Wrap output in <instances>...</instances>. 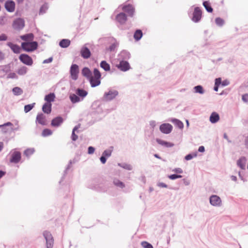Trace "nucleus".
I'll use <instances>...</instances> for the list:
<instances>
[{"mask_svg":"<svg viewBox=\"0 0 248 248\" xmlns=\"http://www.w3.org/2000/svg\"><path fill=\"white\" fill-rule=\"evenodd\" d=\"M81 74L88 79L91 87L94 88L100 85L101 74L97 68H94L92 73L88 67H84L81 70Z\"/></svg>","mask_w":248,"mask_h":248,"instance_id":"1","label":"nucleus"},{"mask_svg":"<svg viewBox=\"0 0 248 248\" xmlns=\"http://www.w3.org/2000/svg\"><path fill=\"white\" fill-rule=\"evenodd\" d=\"M38 44L36 41H28L21 43L22 49L26 52H33L37 49Z\"/></svg>","mask_w":248,"mask_h":248,"instance_id":"2","label":"nucleus"},{"mask_svg":"<svg viewBox=\"0 0 248 248\" xmlns=\"http://www.w3.org/2000/svg\"><path fill=\"white\" fill-rule=\"evenodd\" d=\"M118 94L119 93L117 90L110 89L108 92L104 93L103 99L106 101H110L114 99Z\"/></svg>","mask_w":248,"mask_h":248,"instance_id":"3","label":"nucleus"},{"mask_svg":"<svg viewBox=\"0 0 248 248\" xmlns=\"http://www.w3.org/2000/svg\"><path fill=\"white\" fill-rule=\"evenodd\" d=\"M43 236L46 241V248H52L54 240L51 233L45 231L43 232Z\"/></svg>","mask_w":248,"mask_h":248,"instance_id":"4","label":"nucleus"},{"mask_svg":"<svg viewBox=\"0 0 248 248\" xmlns=\"http://www.w3.org/2000/svg\"><path fill=\"white\" fill-rule=\"evenodd\" d=\"M210 203L213 206L220 207L222 205V201L220 198L217 195H212L209 197Z\"/></svg>","mask_w":248,"mask_h":248,"instance_id":"5","label":"nucleus"},{"mask_svg":"<svg viewBox=\"0 0 248 248\" xmlns=\"http://www.w3.org/2000/svg\"><path fill=\"white\" fill-rule=\"evenodd\" d=\"M79 67L77 64H72L70 69V74L72 79L76 80L78 78Z\"/></svg>","mask_w":248,"mask_h":248,"instance_id":"6","label":"nucleus"},{"mask_svg":"<svg viewBox=\"0 0 248 248\" xmlns=\"http://www.w3.org/2000/svg\"><path fill=\"white\" fill-rule=\"evenodd\" d=\"M113 147L110 146L108 149L105 150L102 153V155L100 157L101 162L104 164L106 163L108 158L110 157L113 151Z\"/></svg>","mask_w":248,"mask_h":248,"instance_id":"7","label":"nucleus"},{"mask_svg":"<svg viewBox=\"0 0 248 248\" xmlns=\"http://www.w3.org/2000/svg\"><path fill=\"white\" fill-rule=\"evenodd\" d=\"M19 59L22 63L27 65L31 66L33 63L32 59L27 54H20Z\"/></svg>","mask_w":248,"mask_h":248,"instance_id":"8","label":"nucleus"},{"mask_svg":"<svg viewBox=\"0 0 248 248\" xmlns=\"http://www.w3.org/2000/svg\"><path fill=\"white\" fill-rule=\"evenodd\" d=\"M202 12L200 8L199 7H195L193 13L192 20L195 23L199 22L202 17Z\"/></svg>","mask_w":248,"mask_h":248,"instance_id":"9","label":"nucleus"},{"mask_svg":"<svg viewBox=\"0 0 248 248\" xmlns=\"http://www.w3.org/2000/svg\"><path fill=\"white\" fill-rule=\"evenodd\" d=\"M172 126L169 123H164L161 124L159 126L160 131L164 134H169L171 133L172 130Z\"/></svg>","mask_w":248,"mask_h":248,"instance_id":"10","label":"nucleus"},{"mask_svg":"<svg viewBox=\"0 0 248 248\" xmlns=\"http://www.w3.org/2000/svg\"><path fill=\"white\" fill-rule=\"evenodd\" d=\"M87 44L84 45L81 48L80 53L81 56L85 59H89L91 56L90 49L86 46Z\"/></svg>","mask_w":248,"mask_h":248,"instance_id":"11","label":"nucleus"},{"mask_svg":"<svg viewBox=\"0 0 248 248\" xmlns=\"http://www.w3.org/2000/svg\"><path fill=\"white\" fill-rule=\"evenodd\" d=\"M13 26L16 30H22L25 26L24 19L21 18H17L14 21Z\"/></svg>","mask_w":248,"mask_h":248,"instance_id":"12","label":"nucleus"},{"mask_svg":"<svg viewBox=\"0 0 248 248\" xmlns=\"http://www.w3.org/2000/svg\"><path fill=\"white\" fill-rule=\"evenodd\" d=\"M21 154L19 151H14L11 156L10 162L13 163H18L21 160Z\"/></svg>","mask_w":248,"mask_h":248,"instance_id":"13","label":"nucleus"},{"mask_svg":"<svg viewBox=\"0 0 248 248\" xmlns=\"http://www.w3.org/2000/svg\"><path fill=\"white\" fill-rule=\"evenodd\" d=\"M116 67L122 71L125 72L130 68L129 62L126 61H121Z\"/></svg>","mask_w":248,"mask_h":248,"instance_id":"14","label":"nucleus"},{"mask_svg":"<svg viewBox=\"0 0 248 248\" xmlns=\"http://www.w3.org/2000/svg\"><path fill=\"white\" fill-rule=\"evenodd\" d=\"M122 10L126 13L129 16L132 17L135 12V8L132 4L124 5L122 7Z\"/></svg>","mask_w":248,"mask_h":248,"instance_id":"15","label":"nucleus"},{"mask_svg":"<svg viewBox=\"0 0 248 248\" xmlns=\"http://www.w3.org/2000/svg\"><path fill=\"white\" fill-rule=\"evenodd\" d=\"M15 2L12 0H7L5 1L4 7L7 11L13 12L15 10Z\"/></svg>","mask_w":248,"mask_h":248,"instance_id":"16","label":"nucleus"},{"mask_svg":"<svg viewBox=\"0 0 248 248\" xmlns=\"http://www.w3.org/2000/svg\"><path fill=\"white\" fill-rule=\"evenodd\" d=\"M63 121L64 120L62 116H57L51 120V125L54 127H58L63 123Z\"/></svg>","mask_w":248,"mask_h":248,"instance_id":"17","label":"nucleus"},{"mask_svg":"<svg viewBox=\"0 0 248 248\" xmlns=\"http://www.w3.org/2000/svg\"><path fill=\"white\" fill-rule=\"evenodd\" d=\"M115 18L117 21L122 25L124 24L127 19L126 15L124 12L117 14Z\"/></svg>","mask_w":248,"mask_h":248,"instance_id":"18","label":"nucleus"},{"mask_svg":"<svg viewBox=\"0 0 248 248\" xmlns=\"http://www.w3.org/2000/svg\"><path fill=\"white\" fill-rule=\"evenodd\" d=\"M7 45L12 49L15 54H19L20 52V47L17 44H13L12 42H8Z\"/></svg>","mask_w":248,"mask_h":248,"instance_id":"19","label":"nucleus"},{"mask_svg":"<svg viewBox=\"0 0 248 248\" xmlns=\"http://www.w3.org/2000/svg\"><path fill=\"white\" fill-rule=\"evenodd\" d=\"M78 159H77L76 158H74L73 160H70L69 161V163L67 166V167L66 168L65 170L64 171V174L63 175V176H62V178H61V180L59 182V183L60 184L63 180V179H64V177L65 176V175L67 174V171L68 170H69L71 168V165L72 164H74V163H76V162H78Z\"/></svg>","mask_w":248,"mask_h":248,"instance_id":"20","label":"nucleus"},{"mask_svg":"<svg viewBox=\"0 0 248 248\" xmlns=\"http://www.w3.org/2000/svg\"><path fill=\"white\" fill-rule=\"evenodd\" d=\"M45 120L46 116L44 114L42 113H39L36 116V122L42 125H46Z\"/></svg>","mask_w":248,"mask_h":248,"instance_id":"21","label":"nucleus"},{"mask_svg":"<svg viewBox=\"0 0 248 248\" xmlns=\"http://www.w3.org/2000/svg\"><path fill=\"white\" fill-rule=\"evenodd\" d=\"M156 141L158 144L167 148L172 147L174 146V144L172 142L165 141L158 138L156 139Z\"/></svg>","mask_w":248,"mask_h":248,"instance_id":"22","label":"nucleus"},{"mask_svg":"<svg viewBox=\"0 0 248 248\" xmlns=\"http://www.w3.org/2000/svg\"><path fill=\"white\" fill-rule=\"evenodd\" d=\"M55 97L56 96L54 93H50L45 95L44 100L46 101V103L51 104V102L54 101Z\"/></svg>","mask_w":248,"mask_h":248,"instance_id":"23","label":"nucleus"},{"mask_svg":"<svg viewBox=\"0 0 248 248\" xmlns=\"http://www.w3.org/2000/svg\"><path fill=\"white\" fill-rule=\"evenodd\" d=\"M76 93L80 98H81V100L85 97L88 94V92L86 90L81 89V88H78L76 90Z\"/></svg>","mask_w":248,"mask_h":248,"instance_id":"24","label":"nucleus"},{"mask_svg":"<svg viewBox=\"0 0 248 248\" xmlns=\"http://www.w3.org/2000/svg\"><path fill=\"white\" fill-rule=\"evenodd\" d=\"M20 38L24 42L33 41L34 35L32 33H29L21 35Z\"/></svg>","mask_w":248,"mask_h":248,"instance_id":"25","label":"nucleus"},{"mask_svg":"<svg viewBox=\"0 0 248 248\" xmlns=\"http://www.w3.org/2000/svg\"><path fill=\"white\" fill-rule=\"evenodd\" d=\"M169 121L172 123L176 127L179 129H183L184 128V124L183 122L176 118H171Z\"/></svg>","mask_w":248,"mask_h":248,"instance_id":"26","label":"nucleus"},{"mask_svg":"<svg viewBox=\"0 0 248 248\" xmlns=\"http://www.w3.org/2000/svg\"><path fill=\"white\" fill-rule=\"evenodd\" d=\"M209 120L212 124L217 123L219 120V114L216 112H212L210 116Z\"/></svg>","mask_w":248,"mask_h":248,"instance_id":"27","label":"nucleus"},{"mask_svg":"<svg viewBox=\"0 0 248 248\" xmlns=\"http://www.w3.org/2000/svg\"><path fill=\"white\" fill-rule=\"evenodd\" d=\"M52 110V104L45 103L42 106V111L47 114H50Z\"/></svg>","mask_w":248,"mask_h":248,"instance_id":"28","label":"nucleus"},{"mask_svg":"<svg viewBox=\"0 0 248 248\" xmlns=\"http://www.w3.org/2000/svg\"><path fill=\"white\" fill-rule=\"evenodd\" d=\"M193 93H199L200 94H204L205 92L203 87L201 85L194 86L193 88Z\"/></svg>","mask_w":248,"mask_h":248,"instance_id":"29","label":"nucleus"},{"mask_svg":"<svg viewBox=\"0 0 248 248\" xmlns=\"http://www.w3.org/2000/svg\"><path fill=\"white\" fill-rule=\"evenodd\" d=\"M71 43V41L69 39H62L59 42V46L62 48H67L68 47Z\"/></svg>","mask_w":248,"mask_h":248,"instance_id":"30","label":"nucleus"},{"mask_svg":"<svg viewBox=\"0 0 248 248\" xmlns=\"http://www.w3.org/2000/svg\"><path fill=\"white\" fill-rule=\"evenodd\" d=\"M69 98L71 101V102L73 104H75L76 103H78L80 101H81L82 100L80 99V98L76 93H73L70 95Z\"/></svg>","mask_w":248,"mask_h":248,"instance_id":"31","label":"nucleus"},{"mask_svg":"<svg viewBox=\"0 0 248 248\" xmlns=\"http://www.w3.org/2000/svg\"><path fill=\"white\" fill-rule=\"evenodd\" d=\"M142 31L140 29H137L134 32V38L136 41H139L142 37Z\"/></svg>","mask_w":248,"mask_h":248,"instance_id":"32","label":"nucleus"},{"mask_svg":"<svg viewBox=\"0 0 248 248\" xmlns=\"http://www.w3.org/2000/svg\"><path fill=\"white\" fill-rule=\"evenodd\" d=\"M100 67L105 71H109L110 70V66L106 61H102L100 63Z\"/></svg>","mask_w":248,"mask_h":248,"instance_id":"33","label":"nucleus"},{"mask_svg":"<svg viewBox=\"0 0 248 248\" xmlns=\"http://www.w3.org/2000/svg\"><path fill=\"white\" fill-rule=\"evenodd\" d=\"M203 6L204 7L206 10L209 13H212L213 11L210 2L208 1H204L203 2Z\"/></svg>","mask_w":248,"mask_h":248,"instance_id":"34","label":"nucleus"},{"mask_svg":"<svg viewBox=\"0 0 248 248\" xmlns=\"http://www.w3.org/2000/svg\"><path fill=\"white\" fill-rule=\"evenodd\" d=\"M12 92L15 95H19L23 93V90L18 87H16L13 88Z\"/></svg>","mask_w":248,"mask_h":248,"instance_id":"35","label":"nucleus"},{"mask_svg":"<svg viewBox=\"0 0 248 248\" xmlns=\"http://www.w3.org/2000/svg\"><path fill=\"white\" fill-rule=\"evenodd\" d=\"M118 165L121 167H122L123 169H124L125 170H132L133 167L132 166L129 164H127L125 163H118Z\"/></svg>","mask_w":248,"mask_h":248,"instance_id":"36","label":"nucleus"},{"mask_svg":"<svg viewBox=\"0 0 248 248\" xmlns=\"http://www.w3.org/2000/svg\"><path fill=\"white\" fill-rule=\"evenodd\" d=\"M34 151L33 148H28L24 151V155L29 157L34 153Z\"/></svg>","mask_w":248,"mask_h":248,"instance_id":"37","label":"nucleus"},{"mask_svg":"<svg viewBox=\"0 0 248 248\" xmlns=\"http://www.w3.org/2000/svg\"><path fill=\"white\" fill-rule=\"evenodd\" d=\"M27 68L26 66H23L18 69L17 73L19 75H24L27 73Z\"/></svg>","mask_w":248,"mask_h":248,"instance_id":"38","label":"nucleus"},{"mask_svg":"<svg viewBox=\"0 0 248 248\" xmlns=\"http://www.w3.org/2000/svg\"><path fill=\"white\" fill-rule=\"evenodd\" d=\"M35 103L28 104L24 106V111L25 113H28L34 107Z\"/></svg>","mask_w":248,"mask_h":248,"instance_id":"39","label":"nucleus"},{"mask_svg":"<svg viewBox=\"0 0 248 248\" xmlns=\"http://www.w3.org/2000/svg\"><path fill=\"white\" fill-rule=\"evenodd\" d=\"M113 183L116 186L119 187L121 188H123L125 187L124 184L118 179H114L113 181Z\"/></svg>","mask_w":248,"mask_h":248,"instance_id":"40","label":"nucleus"},{"mask_svg":"<svg viewBox=\"0 0 248 248\" xmlns=\"http://www.w3.org/2000/svg\"><path fill=\"white\" fill-rule=\"evenodd\" d=\"M52 134V132L50 129L48 128H45L43 130L42 135L43 137H47L50 136Z\"/></svg>","mask_w":248,"mask_h":248,"instance_id":"41","label":"nucleus"},{"mask_svg":"<svg viewBox=\"0 0 248 248\" xmlns=\"http://www.w3.org/2000/svg\"><path fill=\"white\" fill-rule=\"evenodd\" d=\"M215 23L217 26L221 27L224 25V21L220 17H217L215 19Z\"/></svg>","mask_w":248,"mask_h":248,"instance_id":"42","label":"nucleus"},{"mask_svg":"<svg viewBox=\"0 0 248 248\" xmlns=\"http://www.w3.org/2000/svg\"><path fill=\"white\" fill-rule=\"evenodd\" d=\"M197 155V153H190L186 155L185 157V159L186 160H190Z\"/></svg>","mask_w":248,"mask_h":248,"instance_id":"43","label":"nucleus"},{"mask_svg":"<svg viewBox=\"0 0 248 248\" xmlns=\"http://www.w3.org/2000/svg\"><path fill=\"white\" fill-rule=\"evenodd\" d=\"M168 177L170 179L173 180H175L178 178H181L182 177V176L181 175L178 174H172L168 175Z\"/></svg>","mask_w":248,"mask_h":248,"instance_id":"44","label":"nucleus"},{"mask_svg":"<svg viewBox=\"0 0 248 248\" xmlns=\"http://www.w3.org/2000/svg\"><path fill=\"white\" fill-rule=\"evenodd\" d=\"M141 245L143 248H154L152 244L146 241L142 242Z\"/></svg>","mask_w":248,"mask_h":248,"instance_id":"45","label":"nucleus"},{"mask_svg":"<svg viewBox=\"0 0 248 248\" xmlns=\"http://www.w3.org/2000/svg\"><path fill=\"white\" fill-rule=\"evenodd\" d=\"M0 128H1L2 132L4 134L11 132V127H8L4 126L3 127H0Z\"/></svg>","mask_w":248,"mask_h":248,"instance_id":"46","label":"nucleus"},{"mask_svg":"<svg viewBox=\"0 0 248 248\" xmlns=\"http://www.w3.org/2000/svg\"><path fill=\"white\" fill-rule=\"evenodd\" d=\"M237 164L242 169H244L245 167V163H243L241 158H240L237 160Z\"/></svg>","mask_w":248,"mask_h":248,"instance_id":"47","label":"nucleus"},{"mask_svg":"<svg viewBox=\"0 0 248 248\" xmlns=\"http://www.w3.org/2000/svg\"><path fill=\"white\" fill-rule=\"evenodd\" d=\"M16 126H13L11 127V132H16V131H18L20 129V126H19L18 123H16Z\"/></svg>","mask_w":248,"mask_h":248,"instance_id":"48","label":"nucleus"},{"mask_svg":"<svg viewBox=\"0 0 248 248\" xmlns=\"http://www.w3.org/2000/svg\"><path fill=\"white\" fill-rule=\"evenodd\" d=\"M117 46V44L115 43H113L108 48V50L110 51H113Z\"/></svg>","mask_w":248,"mask_h":248,"instance_id":"49","label":"nucleus"},{"mask_svg":"<svg viewBox=\"0 0 248 248\" xmlns=\"http://www.w3.org/2000/svg\"><path fill=\"white\" fill-rule=\"evenodd\" d=\"M8 39V37L6 34L2 33L0 35V41H5Z\"/></svg>","mask_w":248,"mask_h":248,"instance_id":"50","label":"nucleus"},{"mask_svg":"<svg viewBox=\"0 0 248 248\" xmlns=\"http://www.w3.org/2000/svg\"><path fill=\"white\" fill-rule=\"evenodd\" d=\"M17 78L16 74L14 72L9 73L7 76V78Z\"/></svg>","mask_w":248,"mask_h":248,"instance_id":"51","label":"nucleus"},{"mask_svg":"<svg viewBox=\"0 0 248 248\" xmlns=\"http://www.w3.org/2000/svg\"><path fill=\"white\" fill-rule=\"evenodd\" d=\"M221 83L222 80L221 78H218L215 79V84L216 85L219 86L220 85H221Z\"/></svg>","mask_w":248,"mask_h":248,"instance_id":"52","label":"nucleus"},{"mask_svg":"<svg viewBox=\"0 0 248 248\" xmlns=\"http://www.w3.org/2000/svg\"><path fill=\"white\" fill-rule=\"evenodd\" d=\"M95 151V148L93 146H89L88 148V154H93Z\"/></svg>","mask_w":248,"mask_h":248,"instance_id":"53","label":"nucleus"},{"mask_svg":"<svg viewBox=\"0 0 248 248\" xmlns=\"http://www.w3.org/2000/svg\"><path fill=\"white\" fill-rule=\"evenodd\" d=\"M242 99L244 102H248V93L243 94L242 96Z\"/></svg>","mask_w":248,"mask_h":248,"instance_id":"54","label":"nucleus"},{"mask_svg":"<svg viewBox=\"0 0 248 248\" xmlns=\"http://www.w3.org/2000/svg\"><path fill=\"white\" fill-rule=\"evenodd\" d=\"M4 126H5L6 127L9 126L10 127H11L13 126V124L11 122H8L4 123L3 124L0 125V127H3Z\"/></svg>","mask_w":248,"mask_h":248,"instance_id":"55","label":"nucleus"},{"mask_svg":"<svg viewBox=\"0 0 248 248\" xmlns=\"http://www.w3.org/2000/svg\"><path fill=\"white\" fill-rule=\"evenodd\" d=\"M157 186L160 187H163V188H167L168 187V186L163 183V182H159L157 183Z\"/></svg>","mask_w":248,"mask_h":248,"instance_id":"56","label":"nucleus"},{"mask_svg":"<svg viewBox=\"0 0 248 248\" xmlns=\"http://www.w3.org/2000/svg\"><path fill=\"white\" fill-rule=\"evenodd\" d=\"M172 171L177 173H182L183 172L182 169L180 168H175L172 170Z\"/></svg>","mask_w":248,"mask_h":248,"instance_id":"57","label":"nucleus"},{"mask_svg":"<svg viewBox=\"0 0 248 248\" xmlns=\"http://www.w3.org/2000/svg\"><path fill=\"white\" fill-rule=\"evenodd\" d=\"M78 138V136L77 135H76L75 134V132H72V135H71V139L73 141H76Z\"/></svg>","mask_w":248,"mask_h":248,"instance_id":"58","label":"nucleus"},{"mask_svg":"<svg viewBox=\"0 0 248 248\" xmlns=\"http://www.w3.org/2000/svg\"><path fill=\"white\" fill-rule=\"evenodd\" d=\"M52 61H53V58L52 57H51L47 59L44 60L43 63H48L51 62H52Z\"/></svg>","mask_w":248,"mask_h":248,"instance_id":"59","label":"nucleus"},{"mask_svg":"<svg viewBox=\"0 0 248 248\" xmlns=\"http://www.w3.org/2000/svg\"><path fill=\"white\" fill-rule=\"evenodd\" d=\"M229 83L230 82L228 80H224L223 81H222L221 85L222 86H226L228 85L229 84Z\"/></svg>","mask_w":248,"mask_h":248,"instance_id":"60","label":"nucleus"},{"mask_svg":"<svg viewBox=\"0 0 248 248\" xmlns=\"http://www.w3.org/2000/svg\"><path fill=\"white\" fill-rule=\"evenodd\" d=\"M121 54L122 55L125 54L126 56V57L128 59H129L130 56V53L126 51H122Z\"/></svg>","mask_w":248,"mask_h":248,"instance_id":"61","label":"nucleus"},{"mask_svg":"<svg viewBox=\"0 0 248 248\" xmlns=\"http://www.w3.org/2000/svg\"><path fill=\"white\" fill-rule=\"evenodd\" d=\"M150 125L153 128H154L156 126V123L155 121H151L150 122Z\"/></svg>","mask_w":248,"mask_h":248,"instance_id":"62","label":"nucleus"},{"mask_svg":"<svg viewBox=\"0 0 248 248\" xmlns=\"http://www.w3.org/2000/svg\"><path fill=\"white\" fill-rule=\"evenodd\" d=\"M198 151L200 153H203L205 151V148L203 146H200L199 147Z\"/></svg>","mask_w":248,"mask_h":248,"instance_id":"63","label":"nucleus"},{"mask_svg":"<svg viewBox=\"0 0 248 248\" xmlns=\"http://www.w3.org/2000/svg\"><path fill=\"white\" fill-rule=\"evenodd\" d=\"M9 70V67L7 65L4 66V68L2 69V71L6 73L8 72Z\"/></svg>","mask_w":248,"mask_h":248,"instance_id":"64","label":"nucleus"}]
</instances>
